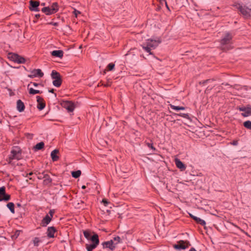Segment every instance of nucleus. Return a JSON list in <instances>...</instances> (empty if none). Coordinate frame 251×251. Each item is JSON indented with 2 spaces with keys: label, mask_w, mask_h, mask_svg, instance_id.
Wrapping results in <instances>:
<instances>
[{
  "label": "nucleus",
  "mask_w": 251,
  "mask_h": 251,
  "mask_svg": "<svg viewBox=\"0 0 251 251\" xmlns=\"http://www.w3.org/2000/svg\"><path fill=\"white\" fill-rule=\"evenodd\" d=\"M8 58L12 61L18 63H23L25 61V59L23 57L13 53L8 54Z\"/></svg>",
  "instance_id": "5"
},
{
  "label": "nucleus",
  "mask_w": 251,
  "mask_h": 251,
  "mask_svg": "<svg viewBox=\"0 0 251 251\" xmlns=\"http://www.w3.org/2000/svg\"><path fill=\"white\" fill-rule=\"evenodd\" d=\"M51 216H49V214L46 215V216L43 219L41 222V225L43 226H46L51 221Z\"/></svg>",
  "instance_id": "17"
},
{
  "label": "nucleus",
  "mask_w": 251,
  "mask_h": 251,
  "mask_svg": "<svg viewBox=\"0 0 251 251\" xmlns=\"http://www.w3.org/2000/svg\"><path fill=\"white\" fill-rule=\"evenodd\" d=\"M29 2H30V5L29 9L31 11H39L38 6L40 4V3L39 1L30 0Z\"/></svg>",
  "instance_id": "13"
},
{
  "label": "nucleus",
  "mask_w": 251,
  "mask_h": 251,
  "mask_svg": "<svg viewBox=\"0 0 251 251\" xmlns=\"http://www.w3.org/2000/svg\"><path fill=\"white\" fill-rule=\"evenodd\" d=\"M185 109V107H183V106H180V110H184Z\"/></svg>",
  "instance_id": "46"
},
{
  "label": "nucleus",
  "mask_w": 251,
  "mask_h": 251,
  "mask_svg": "<svg viewBox=\"0 0 251 251\" xmlns=\"http://www.w3.org/2000/svg\"><path fill=\"white\" fill-rule=\"evenodd\" d=\"M58 10V4L56 2H54L50 5L43 8L42 11L46 15H50L56 13Z\"/></svg>",
  "instance_id": "2"
},
{
  "label": "nucleus",
  "mask_w": 251,
  "mask_h": 251,
  "mask_svg": "<svg viewBox=\"0 0 251 251\" xmlns=\"http://www.w3.org/2000/svg\"><path fill=\"white\" fill-rule=\"evenodd\" d=\"M238 144V141L236 140H234L231 143V144L233 145V146H237Z\"/></svg>",
  "instance_id": "39"
},
{
  "label": "nucleus",
  "mask_w": 251,
  "mask_h": 251,
  "mask_svg": "<svg viewBox=\"0 0 251 251\" xmlns=\"http://www.w3.org/2000/svg\"><path fill=\"white\" fill-rule=\"evenodd\" d=\"M115 67V64L113 63H109L107 66V70L108 71H112Z\"/></svg>",
  "instance_id": "32"
},
{
  "label": "nucleus",
  "mask_w": 251,
  "mask_h": 251,
  "mask_svg": "<svg viewBox=\"0 0 251 251\" xmlns=\"http://www.w3.org/2000/svg\"><path fill=\"white\" fill-rule=\"evenodd\" d=\"M44 147V143L43 142H41L37 144L34 147V149L36 150H40L42 149Z\"/></svg>",
  "instance_id": "27"
},
{
  "label": "nucleus",
  "mask_w": 251,
  "mask_h": 251,
  "mask_svg": "<svg viewBox=\"0 0 251 251\" xmlns=\"http://www.w3.org/2000/svg\"><path fill=\"white\" fill-rule=\"evenodd\" d=\"M238 109L243 112L241 115L243 117H248L251 115V107L250 106H241L238 108Z\"/></svg>",
  "instance_id": "8"
},
{
  "label": "nucleus",
  "mask_w": 251,
  "mask_h": 251,
  "mask_svg": "<svg viewBox=\"0 0 251 251\" xmlns=\"http://www.w3.org/2000/svg\"><path fill=\"white\" fill-rule=\"evenodd\" d=\"M189 251H197L194 248H191Z\"/></svg>",
  "instance_id": "47"
},
{
  "label": "nucleus",
  "mask_w": 251,
  "mask_h": 251,
  "mask_svg": "<svg viewBox=\"0 0 251 251\" xmlns=\"http://www.w3.org/2000/svg\"><path fill=\"white\" fill-rule=\"evenodd\" d=\"M35 16L36 17V18H38L39 17L40 15L39 14H37Z\"/></svg>",
  "instance_id": "52"
},
{
  "label": "nucleus",
  "mask_w": 251,
  "mask_h": 251,
  "mask_svg": "<svg viewBox=\"0 0 251 251\" xmlns=\"http://www.w3.org/2000/svg\"><path fill=\"white\" fill-rule=\"evenodd\" d=\"M25 105L24 103L21 101V100H19L17 102V110L19 112H22L25 109Z\"/></svg>",
  "instance_id": "22"
},
{
  "label": "nucleus",
  "mask_w": 251,
  "mask_h": 251,
  "mask_svg": "<svg viewBox=\"0 0 251 251\" xmlns=\"http://www.w3.org/2000/svg\"><path fill=\"white\" fill-rule=\"evenodd\" d=\"M74 13L76 16H77L78 14H80V12L76 9H75Z\"/></svg>",
  "instance_id": "38"
},
{
  "label": "nucleus",
  "mask_w": 251,
  "mask_h": 251,
  "mask_svg": "<svg viewBox=\"0 0 251 251\" xmlns=\"http://www.w3.org/2000/svg\"><path fill=\"white\" fill-rule=\"evenodd\" d=\"M112 240H113L114 243L115 244V245L116 246L118 243H120L121 242V239L119 236H116Z\"/></svg>",
  "instance_id": "31"
},
{
  "label": "nucleus",
  "mask_w": 251,
  "mask_h": 251,
  "mask_svg": "<svg viewBox=\"0 0 251 251\" xmlns=\"http://www.w3.org/2000/svg\"><path fill=\"white\" fill-rule=\"evenodd\" d=\"M81 175V171L79 170L76 171H74L72 172V175L74 178L78 177Z\"/></svg>",
  "instance_id": "28"
},
{
  "label": "nucleus",
  "mask_w": 251,
  "mask_h": 251,
  "mask_svg": "<svg viewBox=\"0 0 251 251\" xmlns=\"http://www.w3.org/2000/svg\"><path fill=\"white\" fill-rule=\"evenodd\" d=\"M102 202L104 204V206H106L109 203V202L106 200V199H103L102 200Z\"/></svg>",
  "instance_id": "36"
},
{
  "label": "nucleus",
  "mask_w": 251,
  "mask_h": 251,
  "mask_svg": "<svg viewBox=\"0 0 251 251\" xmlns=\"http://www.w3.org/2000/svg\"><path fill=\"white\" fill-rule=\"evenodd\" d=\"M197 217H196V216H193V217H192V218H193L194 220H195V219H196V218H197Z\"/></svg>",
  "instance_id": "51"
},
{
  "label": "nucleus",
  "mask_w": 251,
  "mask_h": 251,
  "mask_svg": "<svg viewBox=\"0 0 251 251\" xmlns=\"http://www.w3.org/2000/svg\"><path fill=\"white\" fill-rule=\"evenodd\" d=\"M209 80H207L205 82H208Z\"/></svg>",
  "instance_id": "59"
},
{
  "label": "nucleus",
  "mask_w": 251,
  "mask_h": 251,
  "mask_svg": "<svg viewBox=\"0 0 251 251\" xmlns=\"http://www.w3.org/2000/svg\"><path fill=\"white\" fill-rule=\"evenodd\" d=\"M54 213V211L52 210H50L49 212V216H51V218L53 217V214Z\"/></svg>",
  "instance_id": "37"
},
{
  "label": "nucleus",
  "mask_w": 251,
  "mask_h": 251,
  "mask_svg": "<svg viewBox=\"0 0 251 251\" xmlns=\"http://www.w3.org/2000/svg\"><path fill=\"white\" fill-rule=\"evenodd\" d=\"M231 39V36L229 33H226V36L221 40V44L223 46L228 45Z\"/></svg>",
  "instance_id": "14"
},
{
  "label": "nucleus",
  "mask_w": 251,
  "mask_h": 251,
  "mask_svg": "<svg viewBox=\"0 0 251 251\" xmlns=\"http://www.w3.org/2000/svg\"><path fill=\"white\" fill-rule=\"evenodd\" d=\"M83 234L84 237L88 239L90 238V236H92L93 232L89 230H84L83 231Z\"/></svg>",
  "instance_id": "26"
},
{
  "label": "nucleus",
  "mask_w": 251,
  "mask_h": 251,
  "mask_svg": "<svg viewBox=\"0 0 251 251\" xmlns=\"http://www.w3.org/2000/svg\"><path fill=\"white\" fill-rule=\"evenodd\" d=\"M244 126L249 129H251V121H245L244 124Z\"/></svg>",
  "instance_id": "30"
},
{
  "label": "nucleus",
  "mask_w": 251,
  "mask_h": 251,
  "mask_svg": "<svg viewBox=\"0 0 251 251\" xmlns=\"http://www.w3.org/2000/svg\"><path fill=\"white\" fill-rule=\"evenodd\" d=\"M49 92L50 93H53V89L49 90Z\"/></svg>",
  "instance_id": "48"
},
{
  "label": "nucleus",
  "mask_w": 251,
  "mask_h": 251,
  "mask_svg": "<svg viewBox=\"0 0 251 251\" xmlns=\"http://www.w3.org/2000/svg\"><path fill=\"white\" fill-rule=\"evenodd\" d=\"M81 188H82V189H85L86 186L85 185H83Z\"/></svg>",
  "instance_id": "49"
},
{
  "label": "nucleus",
  "mask_w": 251,
  "mask_h": 251,
  "mask_svg": "<svg viewBox=\"0 0 251 251\" xmlns=\"http://www.w3.org/2000/svg\"><path fill=\"white\" fill-rule=\"evenodd\" d=\"M51 54L53 56L61 58L63 56V51L61 50H55L51 52Z\"/></svg>",
  "instance_id": "21"
},
{
  "label": "nucleus",
  "mask_w": 251,
  "mask_h": 251,
  "mask_svg": "<svg viewBox=\"0 0 251 251\" xmlns=\"http://www.w3.org/2000/svg\"><path fill=\"white\" fill-rule=\"evenodd\" d=\"M51 76L52 79L53 85L55 87H59L62 83L61 76L56 71L53 70L51 73Z\"/></svg>",
  "instance_id": "3"
},
{
  "label": "nucleus",
  "mask_w": 251,
  "mask_h": 251,
  "mask_svg": "<svg viewBox=\"0 0 251 251\" xmlns=\"http://www.w3.org/2000/svg\"><path fill=\"white\" fill-rule=\"evenodd\" d=\"M44 75V73L42 72L41 70L34 69L31 71V74L28 75V76L30 78L35 77H42Z\"/></svg>",
  "instance_id": "10"
},
{
  "label": "nucleus",
  "mask_w": 251,
  "mask_h": 251,
  "mask_svg": "<svg viewBox=\"0 0 251 251\" xmlns=\"http://www.w3.org/2000/svg\"><path fill=\"white\" fill-rule=\"evenodd\" d=\"M20 153V149L17 147H15L13 148V149L11 151V154L9 155V159L10 160L13 159H19L20 158L19 156V153Z\"/></svg>",
  "instance_id": "7"
},
{
  "label": "nucleus",
  "mask_w": 251,
  "mask_h": 251,
  "mask_svg": "<svg viewBox=\"0 0 251 251\" xmlns=\"http://www.w3.org/2000/svg\"><path fill=\"white\" fill-rule=\"evenodd\" d=\"M148 147L151 148L154 151L155 150V149L153 147V146L151 144H148Z\"/></svg>",
  "instance_id": "40"
},
{
  "label": "nucleus",
  "mask_w": 251,
  "mask_h": 251,
  "mask_svg": "<svg viewBox=\"0 0 251 251\" xmlns=\"http://www.w3.org/2000/svg\"><path fill=\"white\" fill-rule=\"evenodd\" d=\"M7 208L13 214L15 213L14 204L13 202H9L6 205Z\"/></svg>",
  "instance_id": "24"
},
{
  "label": "nucleus",
  "mask_w": 251,
  "mask_h": 251,
  "mask_svg": "<svg viewBox=\"0 0 251 251\" xmlns=\"http://www.w3.org/2000/svg\"><path fill=\"white\" fill-rule=\"evenodd\" d=\"M62 105L68 112H73L75 108V104L70 101H63Z\"/></svg>",
  "instance_id": "9"
},
{
  "label": "nucleus",
  "mask_w": 251,
  "mask_h": 251,
  "mask_svg": "<svg viewBox=\"0 0 251 251\" xmlns=\"http://www.w3.org/2000/svg\"><path fill=\"white\" fill-rule=\"evenodd\" d=\"M189 245L188 242L181 240L177 244L175 245L174 247L176 250H184L188 248Z\"/></svg>",
  "instance_id": "11"
},
{
  "label": "nucleus",
  "mask_w": 251,
  "mask_h": 251,
  "mask_svg": "<svg viewBox=\"0 0 251 251\" xmlns=\"http://www.w3.org/2000/svg\"><path fill=\"white\" fill-rule=\"evenodd\" d=\"M59 153L58 150L55 149L52 151L50 153L51 158L53 161H56L59 159V156L57 155Z\"/></svg>",
  "instance_id": "20"
},
{
  "label": "nucleus",
  "mask_w": 251,
  "mask_h": 251,
  "mask_svg": "<svg viewBox=\"0 0 251 251\" xmlns=\"http://www.w3.org/2000/svg\"><path fill=\"white\" fill-rule=\"evenodd\" d=\"M99 244H96V243L92 244H86V248L87 251H92L94 249L97 248Z\"/></svg>",
  "instance_id": "23"
},
{
  "label": "nucleus",
  "mask_w": 251,
  "mask_h": 251,
  "mask_svg": "<svg viewBox=\"0 0 251 251\" xmlns=\"http://www.w3.org/2000/svg\"><path fill=\"white\" fill-rule=\"evenodd\" d=\"M160 43L161 40L159 38H151L147 39L142 45V47L145 51L151 54V50L155 49Z\"/></svg>",
  "instance_id": "1"
},
{
  "label": "nucleus",
  "mask_w": 251,
  "mask_h": 251,
  "mask_svg": "<svg viewBox=\"0 0 251 251\" xmlns=\"http://www.w3.org/2000/svg\"><path fill=\"white\" fill-rule=\"evenodd\" d=\"M10 199V196L5 193V188L4 186L0 187V201H6Z\"/></svg>",
  "instance_id": "6"
},
{
  "label": "nucleus",
  "mask_w": 251,
  "mask_h": 251,
  "mask_svg": "<svg viewBox=\"0 0 251 251\" xmlns=\"http://www.w3.org/2000/svg\"><path fill=\"white\" fill-rule=\"evenodd\" d=\"M51 181H52V179H51V178L50 177H49L48 176H47L45 177L44 182L46 184L50 183Z\"/></svg>",
  "instance_id": "33"
},
{
  "label": "nucleus",
  "mask_w": 251,
  "mask_h": 251,
  "mask_svg": "<svg viewBox=\"0 0 251 251\" xmlns=\"http://www.w3.org/2000/svg\"><path fill=\"white\" fill-rule=\"evenodd\" d=\"M200 219H201V218H198V217H197L195 221L197 223H198V221H199V220H200Z\"/></svg>",
  "instance_id": "45"
},
{
  "label": "nucleus",
  "mask_w": 251,
  "mask_h": 251,
  "mask_svg": "<svg viewBox=\"0 0 251 251\" xmlns=\"http://www.w3.org/2000/svg\"><path fill=\"white\" fill-rule=\"evenodd\" d=\"M237 8L245 18H248L250 17L251 8H248L245 6H242L240 4L237 6Z\"/></svg>",
  "instance_id": "4"
},
{
  "label": "nucleus",
  "mask_w": 251,
  "mask_h": 251,
  "mask_svg": "<svg viewBox=\"0 0 251 251\" xmlns=\"http://www.w3.org/2000/svg\"><path fill=\"white\" fill-rule=\"evenodd\" d=\"M102 245L104 248L109 249L111 251H114L116 246L113 240L104 242L102 243Z\"/></svg>",
  "instance_id": "12"
},
{
  "label": "nucleus",
  "mask_w": 251,
  "mask_h": 251,
  "mask_svg": "<svg viewBox=\"0 0 251 251\" xmlns=\"http://www.w3.org/2000/svg\"><path fill=\"white\" fill-rule=\"evenodd\" d=\"M190 216H191V217H192H192H193V216H194L193 215H192V214H190Z\"/></svg>",
  "instance_id": "54"
},
{
  "label": "nucleus",
  "mask_w": 251,
  "mask_h": 251,
  "mask_svg": "<svg viewBox=\"0 0 251 251\" xmlns=\"http://www.w3.org/2000/svg\"><path fill=\"white\" fill-rule=\"evenodd\" d=\"M170 107L172 109H173L174 110H176V111L180 110V106H175L174 105L171 104L170 105Z\"/></svg>",
  "instance_id": "34"
},
{
  "label": "nucleus",
  "mask_w": 251,
  "mask_h": 251,
  "mask_svg": "<svg viewBox=\"0 0 251 251\" xmlns=\"http://www.w3.org/2000/svg\"><path fill=\"white\" fill-rule=\"evenodd\" d=\"M231 48V47H230L227 46V47H225V48L223 47V49H224V50H225V49L229 50V49H230Z\"/></svg>",
  "instance_id": "43"
},
{
  "label": "nucleus",
  "mask_w": 251,
  "mask_h": 251,
  "mask_svg": "<svg viewBox=\"0 0 251 251\" xmlns=\"http://www.w3.org/2000/svg\"><path fill=\"white\" fill-rule=\"evenodd\" d=\"M80 203H81V204L83 203L82 201H80Z\"/></svg>",
  "instance_id": "56"
},
{
  "label": "nucleus",
  "mask_w": 251,
  "mask_h": 251,
  "mask_svg": "<svg viewBox=\"0 0 251 251\" xmlns=\"http://www.w3.org/2000/svg\"><path fill=\"white\" fill-rule=\"evenodd\" d=\"M32 242L34 246L38 247L42 241L39 238L35 237L33 239Z\"/></svg>",
  "instance_id": "25"
},
{
  "label": "nucleus",
  "mask_w": 251,
  "mask_h": 251,
  "mask_svg": "<svg viewBox=\"0 0 251 251\" xmlns=\"http://www.w3.org/2000/svg\"><path fill=\"white\" fill-rule=\"evenodd\" d=\"M87 240L91 241L92 243H96V244H99L100 243L98 235L94 232H93L92 236H90V238H88Z\"/></svg>",
  "instance_id": "15"
},
{
  "label": "nucleus",
  "mask_w": 251,
  "mask_h": 251,
  "mask_svg": "<svg viewBox=\"0 0 251 251\" xmlns=\"http://www.w3.org/2000/svg\"><path fill=\"white\" fill-rule=\"evenodd\" d=\"M175 164L177 168L179 169L181 171H184L186 169L185 165L179 159L176 158L175 160Z\"/></svg>",
  "instance_id": "16"
},
{
  "label": "nucleus",
  "mask_w": 251,
  "mask_h": 251,
  "mask_svg": "<svg viewBox=\"0 0 251 251\" xmlns=\"http://www.w3.org/2000/svg\"><path fill=\"white\" fill-rule=\"evenodd\" d=\"M32 83L33 85L34 86H35V87H37L38 85H40V84H39V83H35V82H33V83Z\"/></svg>",
  "instance_id": "41"
},
{
  "label": "nucleus",
  "mask_w": 251,
  "mask_h": 251,
  "mask_svg": "<svg viewBox=\"0 0 251 251\" xmlns=\"http://www.w3.org/2000/svg\"><path fill=\"white\" fill-rule=\"evenodd\" d=\"M57 25V24H56V23H54V25Z\"/></svg>",
  "instance_id": "58"
},
{
  "label": "nucleus",
  "mask_w": 251,
  "mask_h": 251,
  "mask_svg": "<svg viewBox=\"0 0 251 251\" xmlns=\"http://www.w3.org/2000/svg\"><path fill=\"white\" fill-rule=\"evenodd\" d=\"M56 231L55 228L53 226H50L47 229V236L49 238L54 237V234Z\"/></svg>",
  "instance_id": "18"
},
{
  "label": "nucleus",
  "mask_w": 251,
  "mask_h": 251,
  "mask_svg": "<svg viewBox=\"0 0 251 251\" xmlns=\"http://www.w3.org/2000/svg\"><path fill=\"white\" fill-rule=\"evenodd\" d=\"M200 219H201V218H198V217H197L195 221L197 223H198V221H199V220H200Z\"/></svg>",
  "instance_id": "44"
},
{
  "label": "nucleus",
  "mask_w": 251,
  "mask_h": 251,
  "mask_svg": "<svg viewBox=\"0 0 251 251\" xmlns=\"http://www.w3.org/2000/svg\"><path fill=\"white\" fill-rule=\"evenodd\" d=\"M79 204H80V203H79V202H77V205H76V204H75V207L78 208H81V207L80 206H79Z\"/></svg>",
  "instance_id": "42"
},
{
  "label": "nucleus",
  "mask_w": 251,
  "mask_h": 251,
  "mask_svg": "<svg viewBox=\"0 0 251 251\" xmlns=\"http://www.w3.org/2000/svg\"><path fill=\"white\" fill-rule=\"evenodd\" d=\"M17 232H18V233H17V235H19V231H17Z\"/></svg>",
  "instance_id": "57"
},
{
  "label": "nucleus",
  "mask_w": 251,
  "mask_h": 251,
  "mask_svg": "<svg viewBox=\"0 0 251 251\" xmlns=\"http://www.w3.org/2000/svg\"><path fill=\"white\" fill-rule=\"evenodd\" d=\"M41 5L44 6V5H45V3H42Z\"/></svg>",
  "instance_id": "53"
},
{
  "label": "nucleus",
  "mask_w": 251,
  "mask_h": 251,
  "mask_svg": "<svg viewBox=\"0 0 251 251\" xmlns=\"http://www.w3.org/2000/svg\"><path fill=\"white\" fill-rule=\"evenodd\" d=\"M29 93L30 94L35 95L36 94H40V93H41V92L39 90H35L32 88H30L29 89Z\"/></svg>",
  "instance_id": "29"
},
{
  "label": "nucleus",
  "mask_w": 251,
  "mask_h": 251,
  "mask_svg": "<svg viewBox=\"0 0 251 251\" xmlns=\"http://www.w3.org/2000/svg\"><path fill=\"white\" fill-rule=\"evenodd\" d=\"M198 224H200L202 226H204L206 224V223L203 220L201 219L199 220V221H198Z\"/></svg>",
  "instance_id": "35"
},
{
  "label": "nucleus",
  "mask_w": 251,
  "mask_h": 251,
  "mask_svg": "<svg viewBox=\"0 0 251 251\" xmlns=\"http://www.w3.org/2000/svg\"><path fill=\"white\" fill-rule=\"evenodd\" d=\"M32 174V173H30L29 174V175H31Z\"/></svg>",
  "instance_id": "55"
},
{
  "label": "nucleus",
  "mask_w": 251,
  "mask_h": 251,
  "mask_svg": "<svg viewBox=\"0 0 251 251\" xmlns=\"http://www.w3.org/2000/svg\"><path fill=\"white\" fill-rule=\"evenodd\" d=\"M36 98L38 102L37 107L40 110H41L45 107V104L43 102V99L40 97L37 96Z\"/></svg>",
  "instance_id": "19"
},
{
  "label": "nucleus",
  "mask_w": 251,
  "mask_h": 251,
  "mask_svg": "<svg viewBox=\"0 0 251 251\" xmlns=\"http://www.w3.org/2000/svg\"><path fill=\"white\" fill-rule=\"evenodd\" d=\"M186 116H187V115L185 114H183V115H182V116L183 117H186Z\"/></svg>",
  "instance_id": "50"
}]
</instances>
